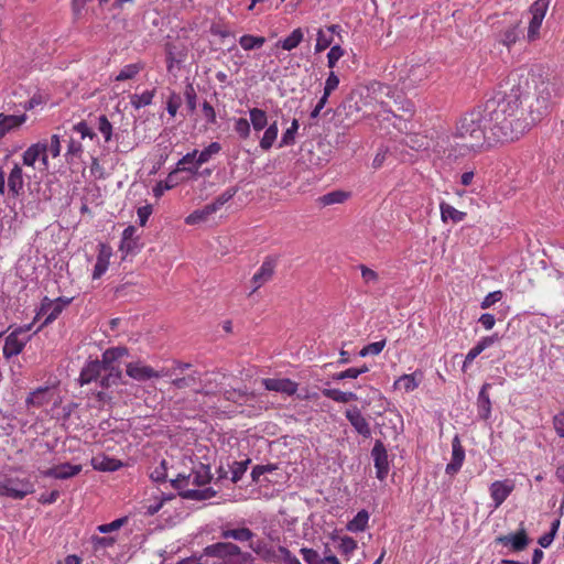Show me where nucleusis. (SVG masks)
<instances>
[{
  "label": "nucleus",
  "instance_id": "obj_1",
  "mask_svg": "<svg viewBox=\"0 0 564 564\" xmlns=\"http://www.w3.org/2000/svg\"><path fill=\"white\" fill-rule=\"evenodd\" d=\"M521 104L517 93L489 99L484 109L460 117L454 131L441 138L438 147L448 158L458 159L480 151L485 144L514 141L550 112L551 91L545 87L528 113L520 109Z\"/></svg>",
  "mask_w": 564,
  "mask_h": 564
},
{
  "label": "nucleus",
  "instance_id": "obj_2",
  "mask_svg": "<svg viewBox=\"0 0 564 564\" xmlns=\"http://www.w3.org/2000/svg\"><path fill=\"white\" fill-rule=\"evenodd\" d=\"M210 480V467L208 465L200 464L194 468L189 475H180L172 481V485L174 488L181 490V496L185 499L206 500L215 496V491L212 488L191 489L187 487L189 485L196 487L206 486Z\"/></svg>",
  "mask_w": 564,
  "mask_h": 564
},
{
  "label": "nucleus",
  "instance_id": "obj_3",
  "mask_svg": "<svg viewBox=\"0 0 564 564\" xmlns=\"http://www.w3.org/2000/svg\"><path fill=\"white\" fill-rule=\"evenodd\" d=\"M127 355L128 350L123 347L109 348L102 354L105 368L100 379V387L109 388L119 383L122 372L117 361Z\"/></svg>",
  "mask_w": 564,
  "mask_h": 564
},
{
  "label": "nucleus",
  "instance_id": "obj_4",
  "mask_svg": "<svg viewBox=\"0 0 564 564\" xmlns=\"http://www.w3.org/2000/svg\"><path fill=\"white\" fill-rule=\"evenodd\" d=\"M35 491L34 482L30 478L7 477L0 481V495L22 500Z\"/></svg>",
  "mask_w": 564,
  "mask_h": 564
},
{
  "label": "nucleus",
  "instance_id": "obj_5",
  "mask_svg": "<svg viewBox=\"0 0 564 564\" xmlns=\"http://www.w3.org/2000/svg\"><path fill=\"white\" fill-rule=\"evenodd\" d=\"M206 555L216 556L221 558L231 560L239 557V562L242 564H249L252 561V556L249 553H242L240 547L230 542H218L208 545L205 549Z\"/></svg>",
  "mask_w": 564,
  "mask_h": 564
},
{
  "label": "nucleus",
  "instance_id": "obj_6",
  "mask_svg": "<svg viewBox=\"0 0 564 564\" xmlns=\"http://www.w3.org/2000/svg\"><path fill=\"white\" fill-rule=\"evenodd\" d=\"M30 328L31 326L25 328L19 327L6 337L4 346L2 349V354L6 359L18 356L23 350L25 345L31 339V336L28 334Z\"/></svg>",
  "mask_w": 564,
  "mask_h": 564
},
{
  "label": "nucleus",
  "instance_id": "obj_7",
  "mask_svg": "<svg viewBox=\"0 0 564 564\" xmlns=\"http://www.w3.org/2000/svg\"><path fill=\"white\" fill-rule=\"evenodd\" d=\"M550 0H536L530 7L531 19L529 21L527 40L534 42L540 37V29L549 10Z\"/></svg>",
  "mask_w": 564,
  "mask_h": 564
},
{
  "label": "nucleus",
  "instance_id": "obj_8",
  "mask_svg": "<svg viewBox=\"0 0 564 564\" xmlns=\"http://www.w3.org/2000/svg\"><path fill=\"white\" fill-rule=\"evenodd\" d=\"M36 161L41 162V170L48 169L47 142L40 141L30 145L22 154V162L25 166L34 167Z\"/></svg>",
  "mask_w": 564,
  "mask_h": 564
},
{
  "label": "nucleus",
  "instance_id": "obj_9",
  "mask_svg": "<svg viewBox=\"0 0 564 564\" xmlns=\"http://www.w3.org/2000/svg\"><path fill=\"white\" fill-rule=\"evenodd\" d=\"M127 375L137 380V381H145L152 378H161L164 376H172L169 371H164V369L156 371L152 367L144 365L141 361L129 362L127 365Z\"/></svg>",
  "mask_w": 564,
  "mask_h": 564
},
{
  "label": "nucleus",
  "instance_id": "obj_10",
  "mask_svg": "<svg viewBox=\"0 0 564 564\" xmlns=\"http://www.w3.org/2000/svg\"><path fill=\"white\" fill-rule=\"evenodd\" d=\"M497 544L510 547L513 552L523 551L530 543V539L523 525L516 533L499 535L495 539Z\"/></svg>",
  "mask_w": 564,
  "mask_h": 564
},
{
  "label": "nucleus",
  "instance_id": "obj_11",
  "mask_svg": "<svg viewBox=\"0 0 564 564\" xmlns=\"http://www.w3.org/2000/svg\"><path fill=\"white\" fill-rule=\"evenodd\" d=\"M345 416L354 430L365 438L371 436V427L367 419L357 406H351L345 411Z\"/></svg>",
  "mask_w": 564,
  "mask_h": 564
},
{
  "label": "nucleus",
  "instance_id": "obj_12",
  "mask_svg": "<svg viewBox=\"0 0 564 564\" xmlns=\"http://www.w3.org/2000/svg\"><path fill=\"white\" fill-rule=\"evenodd\" d=\"M377 478L383 480L389 473L387 449L381 441H377L371 449Z\"/></svg>",
  "mask_w": 564,
  "mask_h": 564
},
{
  "label": "nucleus",
  "instance_id": "obj_13",
  "mask_svg": "<svg viewBox=\"0 0 564 564\" xmlns=\"http://www.w3.org/2000/svg\"><path fill=\"white\" fill-rule=\"evenodd\" d=\"M276 260L274 258L268 257L264 259L259 270L253 274L251 282L253 284L252 292H256L262 285L268 283L275 271Z\"/></svg>",
  "mask_w": 564,
  "mask_h": 564
},
{
  "label": "nucleus",
  "instance_id": "obj_14",
  "mask_svg": "<svg viewBox=\"0 0 564 564\" xmlns=\"http://www.w3.org/2000/svg\"><path fill=\"white\" fill-rule=\"evenodd\" d=\"M69 303L70 299L58 297L54 301L45 299L41 307V314L45 316L43 324L47 325L55 321Z\"/></svg>",
  "mask_w": 564,
  "mask_h": 564
},
{
  "label": "nucleus",
  "instance_id": "obj_15",
  "mask_svg": "<svg viewBox=\"0 0 564 564\" xmlns=\"http://www.w3.org/2000/svg\"><path fill=\"white\" fill-rule=\"evenodd\" d=\"M464 460L465 449L462 445L459 436L455 435L452 440V458L445 468L446 474L451 476L456 475L460 470Z\"/></svg>",
  "mask_w": 564,
  "mask_h": 564
},
{
  "label": "nucleus",
  "instance_id": "obj_16",
  "mask_svg": "<svg viewBox=\"0 0 564 564\" xmlns=\"http://www.w3.org/2000/svg\"><path fill=\"white\" fill-rule=\"evenodd\" d=\"M264 388L269 391L293 395L297 391V383L288 378H267L262 380Z\"/></svg>",
  "mask_w": 564,
  "mask_h": 564
},
{
  "label": "nucleus",
  "instance_id": "obj_17",
  "mask_svg": "<svg viewBox=\"0 0 564 564\" xmlns=\"http://www.w3.org/2000/svg\"><path fill=\"white\" fill-rule=\"evenodd\" d=\"M105 368L104 357L101 360H90L82 369L79 375V382L82 386L88 384L97 379H101L102 370Z\"/></svg>",
  "mask_w": 564,
  "mask_h": 564
},
{
  "label": "nucleus",
  "instance_id": "obj_18",
  "mask_svg": "<svg viewBox=\"0 0 564 564\" xmlns=\"http://www.w3.org/2000/svg\"><path fill=\"white\" fill-rule=\"evenodd\" d=\"M513 488L514 486L511 480H496L490 485L489 491L495 502V508L500 507L505 502Z\"/></svg>",
  "mask_w": 564,
  "mask_h": 564
},
{
  "label": "nucleus",
  "instance_id": "obj_19",
  "mask_svg": "<svg viewBox=\"0 0 564 564\" xmlns=\"http://www.w3.org/2000/svg\"><path fill=\"white\" fill-rule=\"evenodd\" d=\"M112 256V250L110 246L106 243L98 245V254L96 259V263L93 271V279H100L106 271L108 270L110 258Z\"/></svg>",
  "mask_w": 564,
  "mask_h": 564
},
{
  "label": "nucleus",
  "instance_id": "obj_20",
  "mask_svg": "<svg viewBox=\"0 0 564 564\" xmlns=\"http://www.w3.org/2000/svg\"><path fill=\"white\" fill-rule=\"evenodd\" d=\"M24 191V177L22 167L15 163L8 175V192L17 198Z\"/></svg>",
  "mask_w": 564,
  "mask_h": 564
},
{
  "label": "nucleus",
  "instance_id": "obj_21",
  "mask_svg": "<svg viewBox=\"0 0 564 564\" xmlns=\"http://www.w3.org/2000/svg\"><path fill=\"white\" fill-rule=\"evenodd\" d=\"M119 249L126 254L135 253L140 249L139 236L134 226H128L122 231Z\"/></svg>",
  "mask_w": 564,
  "mask_h": 564
},
{
  "label": "nucleus",
  "instance_id": "obj_22",
  "mask_svg": "<svg viewBox=\"0 0 564 564\" xmlns=\"http://www.w3.org/2000/svg\"><path fill=\"white\" fill-rule=\"evenodd\" d=\"M490 388V383H484L477 397L478 416L482 420H488L491 414V401L488 393Z\"/></svg>",
  "mask_w": 564,
  "mask_h": 564
},
{
  "label": "nucleus",
  "instance_id": "obj_23",
  "mask_svg": "<svg viewBox=\"0 0 564 564\" xmlns=\"http://www.w3.org/2000/svg\"><path fill=\"white\" fill-rule=\"evenodd\" d=\"M50 401L51 398L48 395V388L41 387L29 394V397L25 400V403L28 406L41 408L47 404Z\"/></svg>",
  "mask_w": 564,
  "mask_h": 564
},
{
  "label": "nucleus",
  "instance_id": "obj_24",
  "mask_svg": "<svg viewBox=\"0 0 564 564\" xmlns=\"http://www.w3.org/2000/svg\"><path fill=\"white\" fill-rule=\"evenodd\" d=\"M421 377L422 376L416 372L403 375L394 381V388L403 390L404 392H411L419 387Z\"/></svg>",
  "mask_w": 564,
  "mask_h": 564
},
{
  "label": "nucleus",
  "instance_id": "obj_25",
  "mask_svg": "<svg viewBox=\"0 0 564 564\" xmlns=\"http://www.w3.org/2000/svg\"><path fill=\"white\" fill-rule=\"evenodd\" d=\"M198 154L197 150H193L185 154L182 159L176 163V169L173 173L177 172H189L196 173L198 171V165H196V155Z\"/></svg>",
  "mask_w": 564,
  "mask_h": 564
},
{
  "label": "nucleus",
  "instance_id": "obj_26",
  "mask_svg": "<svg viewBox=\"0 0 564 564\" xmlns=\"http://www.w3.org/2000/svg\"><path fill=\"white\" fill-rule=\"evenodd\" d=\"M200 373L196 370L192 371L187 376H177L172 378L171 383L177 389L193 388L200 382Z\"/></svg>",
  "mask_w": 564,
  "mask_h": 564
},
{
  "label": "nucleus",
  "instance_id": "obj_27",
  "mask_svg": "<svg viewBox=\"0 0 564 564\" xmlns=\"http://www.w3.org/2000/svg\"><path fill=\"white\" fill-rule=\"evenodd\" d=\"M279 126L276 121L270 123L262 138L260 139L259 145L263 151H269L278 139Z\"/></svg>",
  "mask_w": 564,
  "mask_h": 564
},
{
  "label": "nucleus",
  "instance_id": "obj_28",
  "mask_svg": "<svg viewBox=\"0 0 564 564\" xmlns=\"http://www.w3.org/2000/svg\"><path fill=\"white\" fill-rule=\"evenodd\" d=\"M441 209V218L444 223L452 220L453 223L457 224L465 219L466 213L460 212L453 207L452 205L447 203H441L440 205Z\"/></svg>",
  "mask_w": 564,
  "mask_h": 564
},
{
  "label": "nucleus",
  "instance_id": "obj_29",
  "mask_svg": "<svg viewBox=\"0 0 564 564\" xmlns=\"http://www.w3.org/2000/svg\"><path fill=\"white\" fill-rule=\"evenodd\" d=\"M250 117V127L253 128L254 131L259 132L263 130L268 126V116L263 109L260 108H251L249 109Z\"/></svg>",
  "mask_w": 564,
  "mask_h": 564
},
{
  "label": "nucleus",
  "instance_id": "obj_30",
  "mask_svg": "<svg viewBox=\"0 0 564 564\" xmlns=\"http://www.w3.org/2000/svg\"><path fill=\"white\" fill-rule=\"evenodd\" d=\"M520 22H517L513 25L508 26L503 30L499 35V42L507 47H511L518 41L520 36Z\"/></svg>",
  "mask_w": 564,
  "mask_h": 564
},
{
  "label": "nucleus",
  "instance_id": "obj_31",
  "mask_svg": "<svg viewBox=\"0 0 564 564\" xmlns=\"http://www.w3.org/2000/svg\"><path fill=\"white\" fill-rule=\"evenodd\" d=\"M322 393L324 397L338 403H348L350 401H356L358 399L356 393L344 392L338 389H323Z\"/></svg>",
  "mask_w": 564,
  "mask_h": 564
},
{
  "label": "nucleus",
  "instance_id": "obj_32",
  "mask_svg": "<svg viewBox=\"0 0 564 564\" xmlns=\"http://www.w3.org/2000/svg\"><path fill=\"white\" fill-rule=\"evenodd\" d=\"M253 535V532L248 528L225 529L221 532L224 539H232L239 542L250 541Z\"/></svg>",
  "mask_w": 564,
  "mask_h": 564
},
{
  "label": "nucleus",
  "instance_id": "obj_33",
  "mask_svg": "<svg viewBox=\"0 0 564 564\" xmlns=\"http://www.w3.org/2000/svg\"><path fill=\"white\" fill-rule=\"evenodd\" d=\"M304 33L302 29L297 28L291 32L289 36L279 41L276 43L278 46H281L285 51H292L300 45L303 41Z\"/></svg>",
  "mask_w": 564,
  "mask_h": 564
},
{
  "label": "nucleus",
  "instance_id": "obj_34",
  "mask_svg": "<svg viewBox=\"0 0 564 564\" xmlns=\"http://www.w3.org/2000/svg\"><path fill=\"white\" fill-rule=\"evenodd\" d=\"M186 59V53L184 51H176V47L172 44H166V63L167 70L171 72L174 65L180 66Z\"/></svg>",
  "mask_w": 564,
  "mask_h": 564
},
{
  "label": "nucleus",
  "instance_id": "obj_35",
  "mask_svg": "<svg viewBox=\"0 0 564 564\" xmlns=\"http://www.w3.org/2000/svg\"><path fill=\"white\" fill-rule=\"evenodd\" d=\"M93 467L102 471H115L121 467V463L117 459L106 456L93 458Z\"/></svg>",
  "mask_w": 564,
  "mask_h": 564
},
{
  "label": "nucleus",
  "instance_id": "obj_36",
  "mask_svg": "<svg viewBox=\"0 0 564 564\" xmlns=\"http://www.w3.org/2000/svg\"><path fill=\"white\" fill-rule=\"evenodd\" d=\"M369 521V513L366 510H360L352 520L347 524V530L350 532H362L366 530Z\"/></svg>",
  "mask_w": 564,
  "mask_h": 564
},
{
  "label": "nucleus",
  "instance_id": "obj_37",
  "mask_svg": "<svg viewBox=\"0 0 564 564\" xmlns=\"http://www.w3.org/2000/svg\"><path fill=\"white\" fill-rule=\"evenodd\" d=\"M143 69L142 63H132L124 65L115 76V80L124 82L134 78Z\"/></svg>",
  "mask_w": 564,
  "mask_h": 564
},
{
  "label": "nucleus",
  "instance_id": "obj_38",
  "mask_svg": "<svg viewBox=\"0 0 564 564\" xmlns=\"http://www.w3.org/2000/svg\"><path fill=\"white\" fill-rule=\"evenodd\" d=\"M220 151H221L220 143L212 142L203 151L198 152V154L196 155V165H198V167H199L200 165L207 163L208 161H210V159L214 155L218 154Z\"/></svg>",
  "mask_w": 564,
  "mask_h": 564
},
{
  "label": "nucleus",
  "instance_id": "obj_39",
  "mask_svg": "<svg viewBox=\"0 0 564 564\" xmlns=\"http://www.w3.org/2000/svg\"><path fill=\"white\" fill-rule=\"evenodd\" d=\"M155 95V89L145 90L142 94H133L130 96V104L134 109H140L142 107L149 106L152 104V100Z\"/></svg>",
  "mask_w": 564,
  "mask_h": 564
},
{
  "label": "nucleus",
  "instance_id": "obj_40",
  "mask_svg": "<svg viewBox=\"0 0 564 564\" xmlns=\"http://www.w3.org/2000/svg\"><path fill=\"white\" fill-rule=\"evenodd\" d=\"M350 194L345 191H333L329 192L322 197H319V203L324 206L341 204L349 198Z\"/></svg>",
  "mask_w": 564,
  "mask_h": 564
},
{
  "label": "nucleus",
  "instance_id": "obj_41",
  "mask_svg": "<svg viewBox=\"0 0 564 564\" xmlns=\"http://www.w3.org/2000/svg\"><path fill=\"white\" fill-rule=\"evenodd\" d=\"M264 43H265V37L256 36V35H251V34H245V35L240 36V39H239V45L245 51L260 48L263 46Z\"/></svg>",
  "mask_w": 564,
  "mask_h": 564
},
{
  "label": "nucleus",
  "instance_id": "obj_42",
  "mask_svg": "<svg viewBox=\"0 0 564 564\" xmlns=\"http://www.w3.org/2000/svg\"><path fill=\"white\" fill-rule=\"evenodd\" d=\"M299 120L293 119L291 126L283 132L279 148L290 147L295 143V134L299 130Z\"/></svg>",
  "mask_w": 564,
  "mask_h": 564
},
{
  "label": "nucleus",
  "instance_id": "obj_43",
  "mask_svg": "<svg viewBox=\"0 0 564 564\" xmlns=\"http://www.w3.org/2000/svg\"><path fill=\"white\" fill-rule=\"evenodd\" d=\"M209 208L210 206L207 204L202 209L194 210L185 218V223L187 225H197L202 221H205L212 214H214V212Z\"/></svg>",
  "mask_w": 564,
  "mask_h": 564
},
{
  "label": "nucleus",
  "instance_id": "obj_44",
  "mask_svg": "<svg viewBox=\"0 0 564 564\" xmlns=\"http://www.w3.org/2000/svg\"><path fill=\"white\" fill-rule=\"evenodd\" d=\"M238 192L237 187H228L225 189L213 203L209 204L210 210L216 213L224 206L227 202H229Z\"/></svg>",
  "mask_w": 564,
  "mask_h": 564
},
{
  "label": "nucleus",
  "instance_id": "obj_45",
  "mask_svg": "<svg viewBox=\"0 0 564 564\" xmlns=\"http://www.w3.org/2000/svg\"><path fill=\"white\" fill-rule=\"evenodd\" d=\"M0 118H1V120L3 122V126H4V129H6L7 133L9 131H11L12 129L20 127L26 120V116L25 115L15 116V115L0 113Z\"/></svg>",
  "mask_w": 564,
  "mask_h": 564
},
{
  "label": "nucleus",
  "instance_id": "obj_46",
  "mask_svg": "<svg viewBox=\"0 0 564 564\" xmlns=\"http://www.w3.org/2000/svg\"><path fill=\"white\" fill-rule=\"evenodd\" d=\"M58 479H67L70 477L76 476L80 473L82 466L80 465H72L69 463L61 464L56 466Z\"/></svg>",
  "mask_w": 564,
  "mask_h": 564
},
{
  "label": "nucleus",
  "instance_id": "obj_47",
  "mask_svg": "<svg viewBox=\"0 0 564 564\" xmlns=\"http://www.w3.org/2000/svg\"><path fill=\"white\" fill-rule=\"evenodd\" d=\"M97 128L102 134L105 142H110L113 135V127L106 116L101 115L98 117Z\"/></svg>",
  "mask_w": 564,
  "mask_h": 564
},
{
  "label": "nucleus",
  "instance_id": "obj_48",
  "mask_svg": "<svg viewBox=\"0 0 564 564\" xmlns=\"http://www.w3.org/2000/svg\"><path fill=\"white\" fill-rule=\"evenodd\" d=\"M224 395L226 400L239 403H241V401L247 402L254 398L253 392L242 390H227Z\"/></svg>",
  "mask_w": 564,
  "mask_h": 564
},
{
  "label": "nucleus",
  "instance_id": "obj_49",
  "mask_svg": "<svg viewBox=\"0 0 564 564\" xmlns=\"http://www.w3.org/2000/svg\"><path fill=\"white\" fill-rule=\"evenodd\" d=\"M249 463H250L249 459L232 463V465L230 466L232 482H237L242 478L243 474L248 469Z\"/></svg>",
  "mask_w": 564,
  "mask_h": 564
},
{
  "label": "nucleus",
  "instance_id": "obj_50",
  "mask_svg": "<svg viewBox=\"0 0 564 564\" xmlns=\"http://www.w3.org/2000/svg\"><path fill=\"white\" fill-rule=\"evenodd\" d=\"M234 130L240 139H248L251 133V127L246 118H238L235 120Z\"/></svg>",
  "mask_w": 564,
  "mask_h": 564
},
{
  "label": "nucleus",
  "instance_id": "obj_51",
  "mask_svg": "<svg viewBox=\"0 0 564 564\" xmlns=\"http://www.w3.org/2000/svg\"><path fill=\"white\" fill-rule=\"evenodd\" d=\"M333 43V36L328 35L322 29L317 32L315 52L321 53L329 47Z\"/></svg>",
  "mask_w": 564,
  "mask_h": 564
},
{
  "label": "nucleus",
  "instance_id": "obj_52",
  "mask_svg": "<svg viewBox=\"0 0 564 564\" xmlns=\"http://www.w3.org/2000/svg\"><path fill=\"white\" fill-rule=\"evenodd\" d=\"M345 55V50L340 45H334L327 53V66L334 68L337 62Z\"/></svg>",
  "mask_w": 564,
  "mask_h": 564
},
{
  "label": "nucleus",
  "instance_id": "obj_53",
  "mask_svg": "<svg viewBox=\"0 0 564 564\" xmlns=\"http://www.w3.org/2000/svg\"><path fill=\"white\" fill-rule=\"evenodd\" d=\"M386 343H387L386 339H382L380 341H375V343L368 344L359 351V356L366 357L369 355H375V356L379 355L383 350Z\"/></svg>",
  "mask_w": 564,
  "mask_h": 564
},
{
  "label": "nucleus",
  "instance_id": "obj_54",
  "mask_svg": "<svg viewBox=\"0 0 564 564\" xmlns=\"http://www.w3.org/2000/svg\"><path fill=\"white\" fill-rule=\"evenodd\" d=\"M73 130L77 132L82 139H90L94 140L97 138L95 131L88 126L86 121H80L73 126Z\"/></svg>",
  "mask_w": 564,
  "mask_h": 564
},
{
  "label": "nucleus",
  "instance_id": "obj_55",
  "mask_svg": "<svg viewBox=\"0 0 564 564\" xmlns=\"http://www.w3.org/2000/svg\"><path fill=\"white\" fill-rule=\"evenodd\" d=\"M126 522H127V518L126 517L119 518V519L113 520L110 523H105V524L98 525L97 527V531L99 533L107 534V533H110V532L119 530L122 525L126 524Z\"/></svg>",
  "mask_w": 564,
  "mask_h": 564
},
{
  "label": "nucleus",
  "instance_id": "obj_56",
  "mask_svg": "<svg viewBox=\"0 0 564 564\" xmlns=\"http://www.w3.org/2000/svg\"><path fill=\"white\" fill-rule=\"evenodd\" d=\"M338 549L348 557L357 549V542L352 538L345 535L340 538Z\"/></svg>",
  "mask_w": 564,
  "mask_h": 564
},
{
  "label": "nucleus",
  "instance_id": "obj_57",
  "mask_svg": "<svg viewBox=\"0 0 564 564\" xmlns=\"http://www.w3.org/2000/svg\"><path fill=\"white\" fill-rule=\"evenodd\" d=\"M300 553L306 564H321V555L317 551L308 547H302Z\"/></svg>",
  "mask_w": 564,
  "mask_h": 564
},
{
  "label": "nucleus",
  "instance_id": "obj_58",
  "mask_svg": "<svg viewBox=\"0 0 564 564\" xmlns=\"http://www.w3.org/2000/svg\"><path fill=\"white\" fill-rule=\"evenodd\" d=\"M83 153V145L79 141L70 139L66 151V160L70 161L73 158H78Z\"/></svg>",
  "mask_w": 564,
  "mask_h": 564
},
{
  "label": "nucleus",
  "instance_id": "obj_59",
  "mask_svg": "<svg viewBox=\"0 0 564 564\" xmlns=\"http://www.w3.org/2000/svg\"><path fill=\"white\" fill-rule=\"evenodd\" d=\"M181 104H182L181 97L175 93L171 94L170 98L166 101V110H167L169 115L172 117H175Z\"/></svg>",
  "mask_w": 564,
  "mask_h": 564
},
{
  "label": "nucleus",
  "instance_id": "obj_60",
  "mask_svg": "<svg viewBox=\"0 0 564 564\" xmlns=\"http://www.w3.org/2000/svg\"><path fill=\"white\" fill-rule=\"evenodd\" d=\"M339 85V77L335 74V72H330L328 77L326 78L324 86V94L326 96H330V94L337 89Z\"/></svg>",
  "mask_w": 564,
  "mask_h": 564
},
{
  "label": "nucleus",
  "instance_id": "obj_61",
  "mask_svg": "<svg viewBox=\"0 0 564 564\" xmlns=\"http://www.w3.org/2000/svg\"><path fill=\"white\" fill-rule=\"evenodd\" d=\"M502 299V292L501 291H494V292H490L488 293L485 299L482 300V302L480 303V307L482 310H487L489 308L490 306H492L494 304H496L497 302H499L500 300Z\"/></svg>",
  "mask_w": 564,
  "mask_h": 564
},
{
  "label": "nucleus",
  "instance_id": "obj_62",
  "mask_svg": "<svg viewBox=\"0 0 564 564\" xmlns=\"http://www.w3.org/2000/svg\"><path fill=\"white\" fill-rule=\"evenodd\" d=\"M499 340L498 334H492L490 336L482 337L475 347L478 349V351L481 354L485 349L491 347L494 344H496Z\"/></svg>",
  "mask_w": 564,
  "mask_h": 564
},
{
  "label": "nucleus",
  "instance_id": "obj_63",
  "mask_svg": "<svg viewBox=\"0 0 564 564\" xmlns=\"http://www.w3.org/2000/svg\"><path fill=\"white\" fill-rule=\"evenodd\" d=\"M360 271H361V278L365 281V283L375 284L378 282V280H379L378 273L376 271H373L372 269H370L366 265H360Z\"/></svg>",
  "mask_w": 564,
  "mask_h": 564
},
{
  "label": "nucleus",
  "instance_id": "obj_64",
  "mask_svg": "<svg viewBox=\"0 0 564 564\" xmlns=\"http://www.w3.org/2000/svg\"><path fill=\"white\" fill-rule=\"evenodd\" d=\"M553 426L556 434L564 438V411H561L553 417Z\"/></svg>",
  "mask_w": 564,
  "mask_h": 564
}]
</instances>
